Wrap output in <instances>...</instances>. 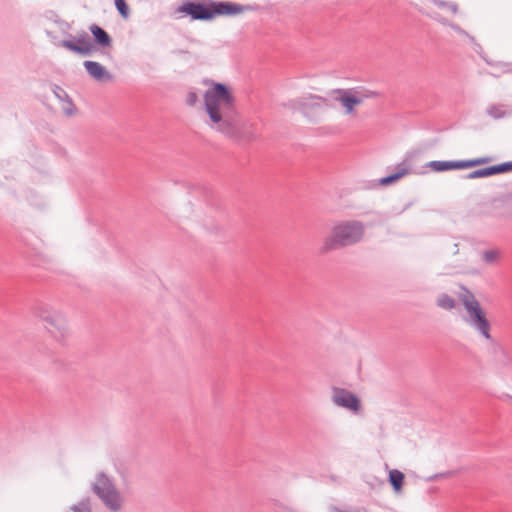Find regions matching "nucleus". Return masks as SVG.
Returning <instances> with one entry per match:
<instances>
[{
	"instance_id": "obj_1",
	"label": "nucleus",
	"mask_w": 512,
	"mask_h": 512,
	"mask_svg": "<svg viewBox=\"0 0 512 512\" xmlns=\"http://www.w3.org/2000/svg\"><path fill=\"white\" fill-rule=\"evenodd\" d=\"M204 83L209 85L204 93V109L209 117L208 125L230 138H239L241 120L230 86L212 79H206Z\"/></svg>"
},
{
	"instance_id": "obj_2",
	"label": "nucleus",
	"mask_w": 512,
	"mask_h": 512,
	"mask_svg": "<svg viewBox=\"0 0 512 512\" xmlns=\"http://www.w3.org/2000/svg\"><path fill=\"white\" fill-rule=\"evenodd\" d=\"M259 8L254 4H239L231 1L199 0L185 1L176 11L190 18L191 21H212L217 17L235 16Z\"/></svg>"
},
{
	"instance_id": "obj_3",
	"label": "nucleus",
	"mask_w": 512,
	"mask_h": 512,
	"mask_svg": "<svg viewBox=\"0 0 512 512\" xmlns=\"http://www.w3.org/2000/svg\"><path fill=\"white\" fill-rule=\"evenodd\" d=\"M365 234V225L358 220L342 221L331 228L320 247L321 254H327L344 247L359 243Z\"/></svg>"
},
{
	"instance_id": "obj_4",
	"label": "nucleus",
	"mask_w": 512,
	"mask_h": 512,
	"mask_svg": "<svg viewBox=\"0 0 512 512\" xmlns=\"http://www.w3.org/2000/svg\"><path fill=\"white\" fill-rule=\"evenodd\" d=\"M460 288L461 292L458 294V299L467 312L465 321L485 339L493 341L490 333L491 324L487 319L485 310L470 289L463 285Z\"/></svg>"
},
{
	"instance_id": "obj_5",
	"label": "nucleus",
	"mask_w": 512,
	"mask_h": 512,
	"mask_svg": "<svg viewBox=\"0 0 512 512\" xmlns=\"http://www.w3.org/2000/svg\"><path fill=\"white\" fill-rule=\"evenodd\" d=\"M91 490L108 509L113 512L120 510V494L107 474L104 472L98 473L96 475V481L91 484Z\"/></svg>"
},
{
	"instance_id": "obj_6",
	"label": "nucleus",
	"mask_w": 512,
	"mask_h": 512,
	"mask_svg": "<svg viewBox=\"0 0 512 512\" xmlns=\"http://www.w3.org/2000/svg\"><path fill=\"white\" fill-rule=\"evenodd\" d=\"M35 314L47 323L46 329L56 340L61 341L65 338L67 322L62 315L51 311L46 306L37 307Z\"/></svg>"
},
{
	"instance_id": "obj_7",
	"label": "nucleus",
	"mask_w": 512,
	"mask_h": 512,
	"mask_svg": "<svg viewBox=\"0 0 512 512\" xmlns=\"http://www.w3.org/2000/svg\"><path fill=\"white\" fill-rule=\"evenodd\" d=\"M69 37L72 38V40H62L59 42L58 46L64 47L81 56H90L95 51V46L87 32L82 31L76 39L71 34H69Z\"/></svg>"
},
{
	"instance_id": "obj_8",
	"label": "nucleus",
	"mask_w": 512,
	"mask_h": 512,
	"mask_svg": "<svg viewBox=\"0 0 512 512\" xmlns=\"http://www.w3.org/2000/svg\"><path fill=\"white\" fill-rule=\"evenodd\" d=\"M358 93L356 89L336 88L329 94L334 101L341 104L346 114L351 115L355 112V108L362 104V97H359Z\"/></svg>"
},
{
	"instance_id": "obj_9",
	"label": "nucleus",
	"mask_w": 512,
	"mask_h": 512,
	"mask_svg": "<svg viewBox=\"0 0 512 512\" xmlns=\"http://www.w3.org/2000/svg\"><path fill=\"white\" fill-rule=\"evenodd\" d=\"M332 400L337 406L353 412H358L361 409L359 397L345 388L333 387Z\"/></svg>"
},
{
	"instance_id": "obj_10",
	"label": "nucleus",
	"mask_w": 512,
	"mask_h": 512,
	"mask_svg": "<svg viewBox=\"0 0 512 512\" xmlns=\"http://www.w3.org/2000/svg\"><path fill=\"white\" fill-rule=\"evenodd\" d=\"M88 29L92 34L91 41L95 46V51L97 50V48H102V53L105 55L106 52L104 51V49L112 47V37L104 28H102L98 24L93 23L88 27Z\"/></svg>"
},
{
	"instance_id": "obj_11",
	"label": "nucleus",
	"mask_w": 512,
	"mask_h": 512,
	"mask_svg": "<svg viewBox=\"0 0 512 512\" xmlns=\"http://www.w3.org/2000/svg\"><path fill=\"white\" fill-rule=\"evenodd\" d=\"M83 66L88 75L98 82H110L114 76L102 64L92 60H85Z\"/></svg>"
},
{
	"instance_id": "obj_12",
	"label": "nucleus",
	"mask_w": 512,
	"mask_h": 512,
	"mask_svg": "<svg viewBox=\"0 0 512 512\" xmlns=\"http://www.w3.org/2000/svg\"><path fill=\"white\" fill-rule=\"evenodd\" d=\"M408 174H409V168L405 165L404 162H401L396 166V171L394 173H391L385 177L380 178L378 180L377 185H381V186L391 185Z\"/></svg>"
},
{
	"instance_id": "obj_13",
	"label": "nucleus",
	"mask_w": 512,
	"mask_h": 512,
	"mask_svg": "<svg viewBox=\"0 0 512 512\" xmlns=\"http://www.w3.org/2000/svg\"><path fill=\"white\" fill-rule=\"evenodd\" d=\"M310 94L303 96L301 113L309 120H313L314 114L322 109V104L316 102L315 99L310 98Z\"/></svg>"
},
{
	"instance_id": "obj_14",
	"label": "nucleus",
	"mask_w": 512,
	"mask_h": 512,
	"mask_svg": "<svg viewBox=\"0 0 512 512\" xmlns=\"http://www.w3.org/2000/svg\"><path fill=\"white\" fill-rule=\"evenodd\" d=\"M388 482L393 488V491L396 494H400L403 490V485L405 482V474L398 470V469H392L389 471L388 474Z\"/></svg>"
},
{
	"instance_id": "obj_15",
	"label": "nucleus",
	"mask_w": 512,
	"mask_h": 512,
	"mask_svg": "<svg viewBox=\"0 0 512 512\" xmlns=\"http://www.w3.org/2000/svg\"><path fill=\"white\" fill-rule=\"evenodd\" d=\"M52 91H53L54 95L56 96V98H58L60 101H63V102L65 101V102L69 103L70 108H65L64 113L68 116L73 115L74 111H75V105L73 104V101L70 98V96L67 94V92L57 84H53Z\"/></svg>"
},
{
	"instance_id": "obj_16",
	"label": "nucleus",
	"mask_w": 512,
	"mask_h": 512,
	"mask_svg": "<svg viewBox=\"0 0 512 512\" xmlns=\"http://www.w3.org/2000/svg\"><path fill=\"white\" fill-rule=\"evenodd\" d=\"M425 167H429L435 172L456 170L455 160H433L428 162Z\"/></svg>"
},
{
	"instance_id": "obj_17",
	"label": "nucleus",
	"mask_w": 512,
	"mask_h": 512,
	"mask_svg": "<svg viewBox=\"0 0 512 512\" xmlns=\"http://www.w3.org/2000/svg\"><path fill=\"white\" fill-rule=\"evenodd\" d=\"M496 175L495 165L476 169L466 175L463 176L464 179H477V178H487L490 176Z\"/></svg>"
},
{
	"instance_id": "obj_18",
	"label": "nucleus",
	"mask_w": 512,
	"mask_h": 512,
	"mask_svg": "<svg viewBox=\"0 0 512 512\" xmlns=\"http://www.w3.org/2000/svg\"><path fill=\"white\" fill-rule=\"evenodd\" d=\"M437 305L442 309L452 310L456 307V302L450 295L442 293L437 299Z\"/></svg>"
},
{
	"instance_id": "obj_19",
	"label": "nucleus",
	"mask_w": 512,
	"mask_h": 512,
	"mask_svg": "<svg viewBox=\"0 0 512 512\" xmlns=\"http://www.w3.org/2000/svg\"><path fill=\"white\" fill-rule=\"evenodd\" d=\"M494 352L499 355V361L503 366H512V357L501 345L495 344Z\"/></svg>"
},
{
	"instance_id": "obj_20",
	"label": "nucleus",
	"mask_w": 512,
	"mask_h": 512,
	"mask_svg": "<svg viewBox=\"0 0 512 512\" xmlns=\"http://www.w3.org/2000/svg\"><path fill=\"white\" fill-rule=\"evenodd\" d=\"M486 113L494 119H502L507 115V112L504 109V105L501 104L490 105L487 108Z\"/></svg>"
},
{
	"instance_id": "obj_21",
	"label": "nucleus",
	"mask_w": 512,
	"mask_h": 512,
	"mask_svg": "<svg viewBox=\"0 0 512 512\" xmlns=\"http://www.w3.org/2000/svg\"><path fill=\"white\" fill-rule=\"evenodd\" d=\"M114 5L123 19H128L130 16V8L126 0H114Z\"/></svg>"
},
{
	"instance_id": "obj_22",
	"label": "nucleus",
	"mask_w": 512,
	"mask_h": 512,
	"mask_svg": "<svg viewBox=\"0 0 512 512\" xmlns=\"http://www.w3.org/2000/svg\"><path fill=\"white\" fill-rule=\"evenodd\" d=\"M499 257V251L496 249L485 250L482 252V260L486 264H493Z\"/></svg>"
},
{
	"instance_id": "obj_23",
	"label": "nucleus",
	"mask_w": 512,
	"mask_h": 512,
	"mask_svg": "<svg viewBox=\"0 0 512 512\" xmlns=\"http://www.w3.org/2000/svg\"><path fill=\"white\" fill-rule=\"evenodd\" d=\"M439 8H448L453 14L458 12V5L455 2H448L444 0H430Z\"/></svg>"
},
{
	"instance_id": "obj_24",
	"label": "nucleus",
	"mask_w": 512,
	"mask_h": 512,
	"mask_svg": "<svg viewBox=\"0 0 512 512\" xmlns=\"http://www.w3.org/2000/svg\"><path fill=\"white\" fill-rule=\"evenodd\" d=\"M71 510L73 512H92L90 507V499H83L78 504L71 506Z\"/></svg>"
},
{
	"instance_id": "obj_25",
	"label": "nucleus",
	"mask_w": 512,
	"mask_h": 512,
	"mask_svg": "<svg viewBox=\"0 0 512 512\" xmlns=\"http://www.w3.org/2000/svg\"><path fill=\"white\" fill-rule=\"evenodd\" d=\"M302 102H303V97H299V98L288 100L287 102L283 103V106L288 108V109H290V110H292V111H299V112H301Z\"/></svg>"
},
{
	"instance_id": "obj_26",
	"label": "nucleus",
	"mask_w": 512,
	"mask_h": 512,
	"mask_svg": "<svg viewBox=\"0 0 512 512\" xmlns=\"http://www.w3.org/2000/svg\"><path fill=\"white\" fill-rule=\"evenodd\" d=\"M496 175L512 172V161L503 162L495 165Z\"/></svg>"
},
{
	"instance_id": "obj_27",
	"label": "nucleus",
	"mask_w": 512,
	"mask_h": 512,
	"mask_svg": "<svg viewBox=\"0 0 512 512\" xmlns=\"http://www.w3.org/2000/svg\"><path fill=\"white\" fill-rule=\"evenodd\" d=\"M310 98L315 99L316 102H318V103H321L322 109L333 107V104L331 103L329 98H326V97H323L320 95H316V94H310Z\"/></svg>"
},
{
	"instance_id": "obj_28",
	"label": "nucleus",
	"mask_w": 512,
	"mask_h": 512,
	"mask_svg": "<svg viewBox=\"0 0 512 512\" xmlns=\"http://www.w3.org/2000/svg\"><path fill=\"white\" fill-rule=\"evenodd\" d=\"M455 165H456V170L468 169V168L474 167L472 159L455 160Z\"/></svg>"
},
{
	"instance_id": "obj_29",
	"label": "nucleus",
	"mask_w": 512,
	"mask_h": 512,
	"mask_svg": "<svg viewBox=\"0 0 512 512\" xmlns=\"http://www.w3.org/2000/svg\"><path fill=\"white\" fill-rule=\"evenodd\" d=\"M186 104L188 106H195L196 103L198 102V95L196 92L194 91H190L188 94H187V97H186Z\"/></svg>"
},
{
	"instance_id": "obj_30",
	"label": "nucleus",
	"mask_w": 512,
	"mask_h": 512,
	"mask_svg": "<svg viewBox=\"0 0 512 512\" xmlns=\"http://www.w3.org/2000/svg\"><path fill=\"white\" fill-rule=\"evenodd\" d=\"M512 199V195L511 194H504V195H501L495 199H493L492 203L495 205L496 203H499L501 204L502 206L505 205V203L507 201H510Z\"/></svg>"
},
{
	"instance_id": "obj_31",
	"label": "nucleus",
	"mask_w": 512,
	"mask_h": 512,
	"mask_svg": "<svg viewBox=\"0 0 512 512\" xmlns=\"http://www.w3.org/2000/svg\"><path fill=\"white\" fill-rule=\"evenodd\" d=\"M360 95H358L359 97H362V101L364 99H368V98H376V97H379L380 96V93L377 92V91H371V90H367L363 93H358Z\"/></svg>"
},
{
	"instance_id": "obj_32",
	"label": "nucleus",
	"mask_w": 512,
	"mask_h": 512,
	"mask_svg": "<svg viewBox=\"0 0 512 512\" xmlns=\"http://www.w3.org/2000/svg\"><path fill=\"white\" fill-rule=\"evenodd\" d=\"M438 21H439L440 23H442L443 25H448V26H450L453 30H455V31H457V32H460V33L464 32V31H463V30H462V29H461L457 24L450 23V22H449L447 19H445V18H440V19H438Z\"/></svg>"
},
{
	"instance_id": "obj_33",
	"label": "nucleus",
	"mask_w": 512,
	"mask_h": 512,
	"mask_svg": "<svg viewBox=\"0 0 512 512\" xmlns=\"http://www.w3.org/2000/svg\"><path fill=\"white\" fill-rule=\"evenodd\" d=\"M472 160H473V166L476 167V166H480V165L488 163L490 161V158L489 157H479V158H474Z\"/></svg>"
},
{
	"instance_id": "obj_34",
	"label": "nucleus",
	"mask_w": 512,
	"mask_h": 512,
	"mask_svg": "<svg viewBox=\"0 0 512 512\" xmlns=\"http://www.w3.org/2000/svg\"><path fill=\"white\" fill-rule=\"evenodd\" d=\"M452 472H446V473H441V474H434L432 476H430L428 478V481H434L436 479H438L439 477H444V476H448V475H451Z\"/></svg>"
},
{
	"instance_id": "obj_35",
	"label": "nucleus",
	"mask_w": 512,
	"mask_h": 512,
	"mask_svg": "<svg viewBox=\"0 0 512 512\" xmlns=\"http://www.w3.org/2000/svg\"><path fill=\"white\" fill-rule=\"evenodd\" d=\"M46 33H47V35H48L50 38H54V36H53L52 32L47 31Z\"/></svg>"
},
{
	"instance_id": "obj_36",
	"label": "nucleus",
	"mask_w": 512,
	"mask_h": 512,
	"mask_svg": "<svg viewBox=\"0 0 512 512\" xmlns=\"http://www.w3.org/2000/svg\"><path fill=\"white\" fill-rule=\"evenodd\" d=\"M499 217H507V216H510L509 214H504V213H501V214H498Z\"/></svg>"
},
{
	"instance_id": "obj_37",
	"label": "nucleus",
	"mask_w": 512,
	"mask_h": 512,
	"mask_svg": "<svg viewBox=\"0 0 512 512\" xmlns=\"http://www.w3.org/2000/svg\"><path fill=\"white\" fill-rule=\"evenodd\" d=\"M248 139L253 140V139H255V136L251 134V135H249Z\"/></svg>"
}]
</instances>
